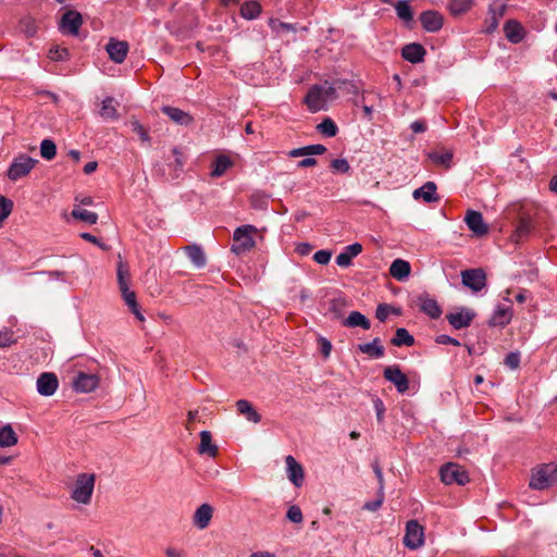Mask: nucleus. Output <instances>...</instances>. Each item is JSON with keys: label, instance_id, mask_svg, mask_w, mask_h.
<instances>
[{"label": "nucleus", "instance_id": "nucleus-1", "mask_svg": "<svg viewBox=\"0 0 557 557\" xmlns=\"http://www.w3.org/2000/svg\"><path fill=\"white\" fill-rule=\"evenodd\" d=\"M557 481V465L545 463L533 470L529 486L545 490Z\"/></svg>", "mask_w": 557, "mask_h": 557}, {"label": "nucleus", "instance_id": "nucleus-2", "mask_svg": "<svg viewBox=\"0 0 557 557\" xmlns=\"http://www.w3.org/2000/svg\"><path fill=\"white\" fill-rule=\"evenodd\" d=\"M95 480V474H78L71 497L77 503L88 505L91 500Z\"/></svg>", "mask_w": 557, "mask_h": 557}, {"label": "nucleus", "instance_id": "nucleus-3", "mask_svg": "<svg viewBox=\"0 0 557 557\" xmlns=\"http://www.w3.org/2000/svg\"><path fill=\"white\" fill-rule=\"evenodd\" d=\"M257 232V228L252 225H242L237 227L233 235V245L231 250L236 255L244 253L250 250L255 246V239L252 235Z\"/></svg>", "mask_w": 557, "mask_h": 557}, {"label": "nucleus", "instance_id": "nucleus-4", "mask_svg": "<svg viewBox=\"0 0 557 557\" xmlns=\"http://www.w3.org/2000/svg\"><path fill=\"white\" fill-rule=\"evenodd\" d=\"M128 274V270L120 263L117 269V282L120 290L123 295V298L128 306L132 313L139 320L144 321V315L141 314L138 304L136 301V294L128 289L125 276Z\"/></svg>", "mask_w": 557, "mask_h": 557}, {"label": "nucleus", "instance_id": "nucleus-5", "mask_svg": "<svg viewBox=\"0 0 557 557\" xmlns=\"http://www.w3.org/2000/svg\"><path fill=\"white\" fill-rule=\"evenodd\" d=\"M37 163V159H33L27 154L21 153L13 159L10 168L8 169V177L13 182L23 178L30 173Z\"/></svg>", "mask_w": 557, "mask_h": 557}, {"label": "nucleus", "instance_id": "nucleus-6", "mask_svg": "<svg viewBox=\"0 0 557 557\" xmlns=\"http://www.w3.org/2000/svg\"><path fill=\"white\" fill-rule=\"evenodd\" d=\"M441 480L445 484H458L465 485L469 481V476L467 471L459 465L456 463H447L446 466L441 468L440 471Z\"/></svg>", "mask_w": 557, "mask_h": 557}, {"label": "nucleus", "instance_id": "nucleus-7", "mask_svg": "<svg viewBox=\"0 0 557 557\" xmlns=\"http://www.w3.org/2000/svg\"><path fill=\"white\" fill-rule=\"evenodd\" d=\"M424 543L423 527L416 520H410L406 525L404 544L410 549H417Z\"/></svg>", "mask_w": 557, "mask_h": 557}, {"label": "nucleus", "instance_id": "nucleus-8", "mask_svg": "<svg viewBox=\"0 0 557 557\" xmlns=\"http://www.w3.org/2000/svg\"><path fill=\"white\" fill-rule=\"evenodd\" d=\"M383 376L386 381L395 385L398 393L404 394L409 389V380L407 375L401 372L399 366L394 364L386 367Z\"/></svg>", "mask_w": 557, "mask_h": 557}, {"label": "nucleus", "instance_id": "nucleus-9", "mask_svg": "<svg viewBox=\"0 0 557 557\" xmlns=\"http://www.w3.org/2000/svg\"><path fill=\"white\" fill-rule=\"evenodd\" d=\"M462 284L473 292H480L486 285V275L482 269H468L461 272Z\"/></svg>", "mask_w": 557, "mask_h": 557}, {"label": "nucleus", "instance_id": "nucleus-10", "mask_svg": "<svg viewBox=\"0 0 557 557\" xmlns=\"http://www.w3.org/2000/svg\"><path fill=\"white\" fill-rule=\"evenodd\" d=\"M421 25L425 32L437 33L444 25L443 15L435 10H426L420 14Z\"/></svg>", "mask_w": 557, "mask_h": 557}, {"label": "nucleus", "instance_id": "nucleus-11", "mask_svg": "<svg viewBox=\"0 0 557 557\" xmlns=\"http://www.w3.org/2000/svg\"><path fill=\"white\" fill-rule=\"evenodd\" d=\"M59 386V380L53 372H44L37 379V391L42 396H51Z\"/></svg>", "mask_w": 557, "mask_h": 557}, {"label": "nucleus", "instance_id": "nucleus-12", "mask_svg": "<svg viewBox=\"0 0 557 557\" xmlns=\"http://www.w3.org/2000/svg\"><path fill=\"white\" fill-rule=\"evenodd\" d=\"M99 377L96 374L78 372L73 380V387L76 392L89 393L97 388Z\"/></svg>", "mask_w": 557, "mask_h": 557}, {"label": "nucleus", "instance_id": "nucleus-13", "mask_svg": "<svg viewBox=\"0 0 557 557\" xmlns=\"http://www.w3.org/2000/svg\"><path fill=\"white\" fill-rule=\"evenodd\" d=\"M82 23L83 18L81 13L71 10L62 15L60 21V28L63 32L69 33L70 35L76 36L78 34Z\"/></svg>", "mask_w": 557, "mask_h": 557}, {"label": "nucleus", "instance_id": "nucleus-14", "mask_svg": "<svg viewBox=\"0 0 557 557\" xmlns=\"http://www.w3.org/2000/svg\"><path fill=\"white\" fill-rule=\"evenodd\" d=\"M109 58L115 63H122L128 52V44L124 40L110 38L106 46Z\"/></svg>", "mask_w": 557, "mask_h": 557}, {"label": "nucleus", "instance_id": "nucleus-15", "mask_svg": "<svg viewBox=\"0 0 557 557\" xmlns=\"http://www.w3.org/2000/svg\"><path fill=\"white\" fill-rule=\"evenodd\" d=\"M475 313L467 308H462L458 312L448 313L446 315L447 321L455 330H461L468 327L473 321Z\"/></svg>", "mask_w": 557, "mask_h": 557}, {"label": "nucleus", "instance_id": "nucleus-16", "mask_svg": "<svg viewBox=\"0 0 557 557\" xmlns=\"http://www.w3.org/2000/svg\"><path fill=\"white\" fill-rule=\"evenodd\" d=\"M465 222L476 236H483L488 232V227L484 223L482 213L479 211L468 210Z\"/></svg>", "mask_w": 557, "mask_h": 557}, {"label": "nucleus", "instance_id": "nucleus-17", "mask_svg": "<svg viewBox=\"0 0 557 557\" xmlns=\"http://www.w3.org/2000/svg\"><path fill=\"white\" fill-rule=\"evenodd\" d=\"M305 102L311 112H318L324 109L326 99L324 98L319 85H314L308 90Z\"/></svg>", "mask_w": 557, "mask_h": 557}, {"label": "nucleus", "instance_id": "nucleus-18", "mask_svg": "<svg viewBox=\"0 0 557 557\" xmlns=\"http://www.w3.org/2000/svg\"><path fill=\"white\" fill-rule=\"evenodd\" d=\"M287 468V478L296 486L300 487L304 483V468L296 461L293 456H287L285 459Z\"/></svg>", "mask_w": 557, "mask_h": 557}, {"label": "nucleus", "instance_id": "nucleus-19", "mask_svg": "<svg viewBox=\"0 0 557 557\" xmlns=\"http://www.w3.org/2000/svg\"><path fill=\"white\" fill-rule=\"evenodd\" d=\"M417 302L420 307V310L428 314L430 318L437 319L441 317V307L438 306L437 301L431 298L428 294L419 295Z\"/></svg>", "mask_w": 557, "mask_h": 557}, {"label": "nucleus", "instance_id": "nucleus-20", "mask_svg": "<svg viewBox=\"0 0 557 557\" xmlns=\"http://www.w3.org/2000/svg\"><path fill=\"white\" fill-rule=\"evenodd\" d=\"M212 516L213 507L209 504H202L196 509L193 522L199 530H205L209 527Z\"/></svg>", "mask_w": 557, "mask_h": 557}, {"label": "nucleus", "instance_id": "nucleus-21", "mask_svg": "<svg viewBox=\"0 0 557 557\" xmlns=\"http://www.w3.org/2000/svg\"><path fill=\"white\" fill-rule=\"evenodd\" d=\"M533 223L530 216L522 215L516 225V230L511 235L512 242L519 244L523 242L532 232Z\"/></svg>", "mask_w": 557, "mask_h": 557}, {"label": "nucleus", "instance_id": "nucleus-22", "mask_svg": "<svg viewBox=\"0 0 557 557\" xmlns=\"http://www.w3.org/2000/svg\"><path fill=\"white\" fill-rule=\"evenodd\" d=\"M425 54L424 47L417 42L408 44L401 50V57L410 63L422 62Z\"/></svg>", "mask_w": 557, "mask_h": 557}, {"label": "nucleus", "instance_id": "nucleus-23", "mask_svg": "<svg viewBox=\"0 0 557 557\" xmlns=\"http://www.w3.org/2000/svg\"><path fill=\"white\" fill-rule=\"evenodd\" d=\"M504 32L506 38L512 44H518L524 38V29L522 25L515 20H509L505 23Z\"/></svg>", "mask_w": 557, "mask_h": 557}, {"label": "nucleus", "instance_id": "nucleus-24", "mask_svg": "<svg viewBox=\"0 0 557 557\" xmlns=\"http://www.w3.org/2000/svg\"><path fill=\"white\" fill-rule=\"evenodd\" d=\"M362 251V246L359 243L348 245L343 252L336 257V264L341 268H347L351 264L354 257H357Z\"/></svg>", "mask_w": 557, "mask_h": 557}, {"label": "nucleus", "instance_id": "nucleus-25", "mask_svg": "<svg viewBox=\"0 0 557 557\" xmlns=\"http://www.w3.org/2000/svg\"><path fill=\"white\" fill-rule=\"evenodd\" d=\"M218 451V446L212 443L211 433L209 431H201L198 453L200 455H208L209 457L214 458L216 457Z\"/></svg>", "mask_w": 557, "mask_h": 557}, {"label": "nucleus", "instance_id": "nucleus-26", "mask_svg": "<svg viewBox=\"0 0 557 557\" xmlns=\"http://www.w3.org/2000/svg\"><path fill=\"white\" fill-rule=\"evenodd\" d=\"M161 110L165 115H168L174 123L178 125H188L193 121V117L187 112L178 108L164 106Z\"/></svg>", "mask_w": 557, "mask_h": 557}, {"label": "nucleus", "instance_id": "nucleus-27", "mask_svg": "<svg viewBox=\"0 0 557 557\" xmlns=\"http://www.w3.org/2000/svg\"><path fill=\"white\" fill-rule=\"evenodd\" d=\"M410 264L403 259H396L389 267V274L397 281H404L410 274Z\"/></svg>", "mask_w": 557, "mask_h": 557}, {"label": "nucleus", "instance_id": "nucleus-28", "mask_svg": "<svg viewBox=\"0 0 557 557\" xmlns=\"http://www.w3.org/2000/svg\"><path fill=\"white\" fill-rule=\"evenodd\" d=\"M343 325L346 327H361L369 330L371 327L370 320L359 311H351L349 315L343 321Z\"/></svg>", "mask_w": 557, "mask_h": 557}, {"label": "nucleus", "instance_id": "nucleus-29", "mask_svg": "<svg viewBox=\"0 0 557 557\" xmlns=\"http://www.w3.org/2000/svg\"><path fill=\"white\" fill-rule=\"evenodd\" d=\"M413 198H423L425 202L437 201L438 197L436 196V184L434 182H426L422 187L413 191Z\"/></svg>", "mask_w": 557, "mask_h": 557}, {"label": "nucleus", "instance_id": "nucleus-30", "mask_svg": "<svg viewBox=\"0 0 557 557\" xmlns=\"http://www.w3.org/2000/svg\"><path fill=\"white\" fill-rule=\"evenodd\" d=\"M184 251L195 267L202 268L206 265V256L200 246L189 245L184 247Z\"/></svg>", "mask_w": 557, "mask_h": 557}, {"label": "nucleus", "instance_id": "nucleus-31", "mask_svg": "<svg viewBox=\"0 0 557 557\" xmlns=\"http://www.w3.org/2000/svg\"><path fill=\"white\" fill-rule=\"evenodd\" d=\"M359 351L367 354L372 358H381L384 356V347L381 345V339L375 337L371 343L360 344Z\"/></svg>", "mask_w": 557, "mask_h": 557}, {"label": "nucleus", "instance_id": "nucleus-32", "mask_svg": "<svg viewBox=\"0 0 557 557\" xmlns=\"http://www.w3.org/2000/svg\"><path fill=\"white\" fill-rule=\"evenodd\" d=\"M326 151V147L321 144L309 145L301 148L293 149L288 152V156L292 158L304 157V156H314V154H323Z\"/></svg>", "mask_w": 557, "mask_h": 557}, {"label": "nucleus", "instance_id": "nucleus-33", "mask_svg": "<svg viewBox=\"0 0 557 557\" xmlns=\"http://www.w3.org/2000/svg\"><path fill=\"white\" fill-rule=\"evenodd\" d=\"M237 410L240 414L245 416L248 421L258 423L261 420V416L252 407L251 403L246 399H240L236 403Z\"/></svg>", "mask_w": 557, "mask_h": 557}, {"label": "nucleus", "instance_id": "nucleus-34", "mask_svg": "<svg viewBox=\"0 0 557 557\" xmlns=\"http://www.w3.org/2000/svg\"><path fill=\"white\" fill-rule=\"evenodd\" d=\"M511 320V310L508 307H498L491 319V325L505 326Z\"/></svg>", "mask_w": 557, "mask_h": 557}, {"label": "nucleus", "instance_id": "nucleus-35", "mask_svg": "<svg viewBox=\"0 0 557 557\" xmlns=\"http://www.w3.org/2000/svg\"><path fill=\"white\" fill-rule=\"evenodd\" d=\"M392 345L396 347L401 346H412L414 344V338L409 332L404 327H398L396 330L395 336L391 339Z\"/></svg>", "mask_w": 557, "mask_h": 557}, {"label": "nucleus", "instance_id": "nucleus-36", "mask_svg": "<svg viewBox=\"0 0 557 557\" xmlns=\"http://www.w3.org/2000/svg\"><path fill=\"white\" fill-rule=\"evenodd\" d=\"M231 166H233V161L224 156V154H221L219 157H216L214 163H213V169L211 171V176L212 177H220L222 176Z\"/></svg>", "mask_w": 557, "mask_h": 557}, {"label": "nucleus", "instance_id": "nucleus-37", "mask_svg": "<svg viewBox=\"0 0 557 557\" xmlns=\"http://www.w3.org/2000/svg\"><path fill=\"white\" fill-rule=\"evenodd\" d=\"M397 16L405 23L412 22L413 12L408 0H398L394 3Z\"/></svg>", "mask_w": 557, "mask_h": 557}, {"label": "nucleus", "instance_id": "nucleus-38", "mask_svg": "<svg viewBox=\"0 0 557 557\" xmlns=\"http://www.w3.org/2000/svg\"><path fill=\"white\" fill-rule=\"evenodd\" d=\"M72 218L75 220H81L86 222L89 225L96 224L98 221V214L86 209H82L78 206H75L71 212Z\"/></svg>", "mask_w": 557, "mask_h": 557}, {"label": "nucleus", "instance_id": "nucleus-39", "mask_svg": "<svg viewBox=\"0 0 557 557\" xmlns=\"http://www.w3.org/2000/svg\"><path fill=\"white\" fill-rule=\"evenodd\" d=\"M261 13V5L257 1H247L240 7V15L246 20H253Z\"/></svg>", "mask_w": 557, "mask_h": 557}, {"label": "nucleus", "instance_id": "nucleus-40", "mask_svg": "<svg viewBox=\"0 0 557 557\" xmlns=\"http://www.w3.org/2000/svg\"><path fill=\"white\" fill-rule=\"evenodd\" d=\"M114 99L112 97L106 98L101 103V109L99 111L101 117L106 120H116L119 114L114 104Z\"/></svg>", "mask_w": 557, "mask_h": 557}, {"label": "nucleus", "instance_id": "nucleus-41", "mask_svg": "<svg viewBox=\"0 0 557 557\" xmlns=\"http://www.w3.org/2000/svg\"><path fill=\"white\" fill-rule=\"evenodd\" d=\"M17 443L15 432L10 425H5L0 430V446L10 447Z\"/></svg>", "mask_w": 557, "mask_h": 557}, {"label": "nucleus", "instance_id": "nucleus-42", "mask_svg": "<svg viewBox=\"0 0 557 557\" xmlns=\"http://www.w3.org/2000/svg\"><path fill=\"white\" fill-rule=\"evenodd\" d=\"M129 125L132 131L139 137L141 143L146 146H151V137L148 134V131L144 127L143 124L139 123L136 119H132L129 121Z\"/></svg>", "mask_w": 557, "mask_h": 557}, {"label": "nucleus", "instance_id": "nucleus-43", "mask_svg": "<svg viewBox=\"0 0 557 557\" xmlns=\"http://www.w3.org/2000/svg\"><path fill=\"white\" fill-rule=\"evenodd\" d=\"M317 131L326 137H334L336 136L338 128L332 119L325 117L320 124H318Z\"/></svg>", "mask_w": 557, "mask_h": 557}, {"label": "nucleus", "instance_id": "nucleus-44", "mask_svg": "<svg viewBox=\"0 0 557 557\" xmlns=\"http://www.w3.org/2000/svg\"><path fill=\"white\" fill-rule=\"evenodd\" d=\"M57 154V146L51 139L40 143V156L46 160H52Z\"/></svg>", "mask_w": 557, "mask_h": 557}, {"label": "nucleus", "instance_id": "nucleus-45", "mask_svg": "<svg viewBox=\"0 0 557 557\" xmlns=\"http://www.w3.org/2000/svg\"><path fill=\"white\" fill-rule=\"evenodd\" d=\"M429 159L435 164L443 165L445 168H449L450 161L453 159V153L449 151H446L444 153L430 152Z\"/></svg>", "mask_w": 557, "mask_h": 557}, {"label": "nucleus", "instance_id": "nucleus-46", "mask_svg": "<svg viewBox=\"0 0 557 557\" xmlns=\"http://www.w3.org/2000/svg\"><path fill=\"white\" fill-rule=\"evenodd\" d=\"M471 8L470 0H451L449 3V10L451 14L459 15L468 12Z\"/></svg>", "mask_w": 557, "mask_h": 557}, {"label": "nucleus", "instance_id": "nucleus-47", "mask_svg": "<svg viewBox=\"0 0 557 557\" xmlns=\"http://www.w3.org/2000/svg\"><path fill=\"white\" fill-rule=\"evenodd\" d=\"M172 153L174 156V161L171 162L169 165L173 168V171H174L173 178H176V177H178L180 172L183 170L185 160H184L182 152L177 148H174L172 150Z\"/></svg>", "mask_w": 557, "mask_h": 557}, {"label": "nucleus", "instance_id": "nucleus-48", "mask_svg": "<svg viewBox=\"0 0 557 557\" xmlns=\"http://www.w3.org/2000/svg\"><path fill=\"white\" fill-rule=\"evenodd\" d=\"M70 53L67 48L54 46L49 50V58L52 61H63L69 58Z\"/></svg>", "mask_w": 557, "mask_h": 557}, {"label": "nucleus", "instance_id": "nucleus-49", "mask_svg": "<svg viewBox=\"0 0 557 557\" xmlns=\"http://www.w3.org/2000/svg\"><path fill=\"white\" fill-rule=\"evenodd\" d=\"M319 86L326 101L336 98V90H338L337 81L334 82L333 84H329V82H325L323 85Z\"/></svg>", "mask_w": 557, "mask_h": 557}, {"label": "nucleus", "instance_id": "nucleus-50", "mask_svg": "<svg viewBox=\"0 0 557 557\" xmlns=\"http://www.w3.org/2000/svg\"><path fill=\"white\" fill-rule=\"evenodd\" d=\"M286 518L294 523H301L304 516L300 507L297 505L290 506L286 512Z\"/></svg>", "mask_w": 557, "mask_h": 557}, {"label": "nucleus", "instance_id": "nucleus-51", "mask_svg": "<svg viewBox=\"0 0 557 557\" xmlns=\"http://www.w3.org/2000/svg\"><path fill=\"white\" fill-rule=\"evenodd\" d=\"M331 169L337 173H347L350 170V165L346 159H334L331 162Z\"/></svg>", "mask_w": 557, "mask_h": 557}, {"label": "nucleus", "instance_id": "nucleus-52", "mask_svg": "<svg viewBox=\"0 0 557 557\" xmlns=\"http://www.w3.org/2000/svg\"><path fill=\"white\" fill-rule=\"evenodd\" d=\"M383 502H384V492L377 491L376 499L373 502L366 503L363 505V509L374 512L382 506Z\"/></svg>", "mask_w": 557, "mask_h": 557}, {"label": "nucleus", "instance_id": "nucleus-53", "mask_svg": "<svg viewBox=\"0 0 557 557\" xmlns=\"http://www.w3.org/2000/svg\"><path fill=\"white\" fill-rule=\"evenodd\" d=\"M13 332L10 330L0 331V348H7L15 344Z\"/></svg>", "mask_w": 557, "mask_h": 557}, {"label": "nucleus", "instance_id": "nucleus-54", "mask_svg": "<svg viewBox=\"0 0 557 557\" xmlns=\"http://www.w3.org/2000/svg\"><path fill=\"white\" fill-rule=\"evenodd\" d=\"M13 209V201L0 195V214L9 216Z\"/></svg>", "mask_w": 557, "mask_h": 557}, {"label": "nucleus", "instance_id": "nucleus-55", "mask_svg": "<svg viewBox=\"0 0 557 557\" xmlns=\"http://www.w3.org/2000/svg\"><path fill=\"white\" fill-rule=\"evenodd\" d=\"M505 364L515 370L520 364V354L519 352H509L505 358Z\"/></svg>", "mask_w": 557, "mask_h": 557}, {"label": "nucleus", "instance_id": "nucleus-56", "mask_svg": "<svg viewBox=\"0 0 557 557\" xmlns=\"http://www.w3.org/2000/svg\"><path fill=\"white\" fill-rule=\"evenodd\" d=\"M318 344H319L320 351H321L322 356L324 358H329L331 350H332L331 342L329 339H326L325 337H319Z\"/></svg>", "mask_w": 557, "mask_h": 557}, {"label": "nucleus", "instance_id": "nucleus-57", "mask_svg": "<svg viewBox=\"0 0 557 557\" xmlns=\"http://www.w3.org/2000/svg\"><path fill=\"white\" fill-rule=\"evenodd\" d=\"M332 253L329 250H319L314 253L313 260L319 264H327Z\"/></svg>", "mask_w": 557, "mask_h": 557}, {"label": "nucleus", "instance_id": "nucleus-58", "mask_svg": "<svg viewBox=\"0 0 557 557\" xmlns=\"http://www.w3.org/2000/svg\"><path fill=\"white\" fill-rule=\"evenodd\" d=\"M391 310L392 308L387 304L379 305L375 311L376 319H379L381 322H384L387 319Z\"/></svg>", "mask_w": 557, "mask_h": 557}, {"label": "nucleus", "instance_id": "nucleus-59", "mask_svg": "<svg viewBox=\"0 0 557 557\" xmlns=\"http://www.w3.org/2000/svg\"><path fill=\"white\" fill-rule=\"evenodd\" d=\"M373 405H374V409H375V413H376V419L381 423L384 420V413H385L384 403L382 401V399L375 398L373 400Z\"/></svg>", "mask_w": 557, "mask_h": 557}, {"label": "nucleus", "instance_id": "nucleus-60", "mask_svg": "<svg viewBox=\"0 0 557 557\" xmlns=\"http://www.w3.org/2000/svg\"><path fill=\"white\" fill-rule=\"evenodd\" d=\"M337 84H338V89L339 90H344L346 91L347 94H352V95H357L358 94V88L356 85L349 83V82H346V81H337Z\"/></svg>", "mask_w": 557, "mask_h": 557}, {"label": "nucleus", "instance_id": "nucleus-61", "mask_svg": "<svg viewBox=\"0 0 557 557\" xmlns=\"http://www.w3.org/2000/svg\"><path fill=\"white\" fill-rule=\"evenodd\" d=\"M435 342L437 344H442V345H454V346H460V343L459 341H457L456 338H453L448 335H438L435 339Z\"/></svg>", "mask_w": 557, "mask_h": 557}, {"label": "nucleus", "instance_id": "nucleus-62", "mask_svg": "<svg viewBox=\"0 0 557 557\" xmlns=\"http://www.w3.org/2000/svg\"><path fill=\"white\" fill-rule=\"evenodd\" d=\"M373 471H374L375 476L377 479L379 491H383L384 492V478H383V472H382L381 467L377 463H374L373 465Z\"/></svg>", "mask_w": 557, "mask_h": 557}, {"label": "nucleus", "instance_id": "nucleus-63", "mask_svg": "<svg viewBox=\"0 0 557 557\" xmlns=\"http://www.w3.org/2000/svg\"><path fill=\"white\" fill-rule=\"evenodd\" d=\"M410 128L413 133H423L426 131V124L424 121H414L411 123Z\"/></svg>", "mask_w": 557, "mask_h": 557}, {"label": "nucleus", "instance_id": "nucleus-64", "mask_svg": "<svg viewBox=\"0 0 557 557\" xmlns=\"http://www.w3.org/2000/svg\"><path fill=\"white\" fill-rule=\"evenodd\" d=\"M168 557H184L185 553L173 547H168L165 550Z\"/></svg>", "mask_w": 557, "mask_h": 557}]
</instances>
